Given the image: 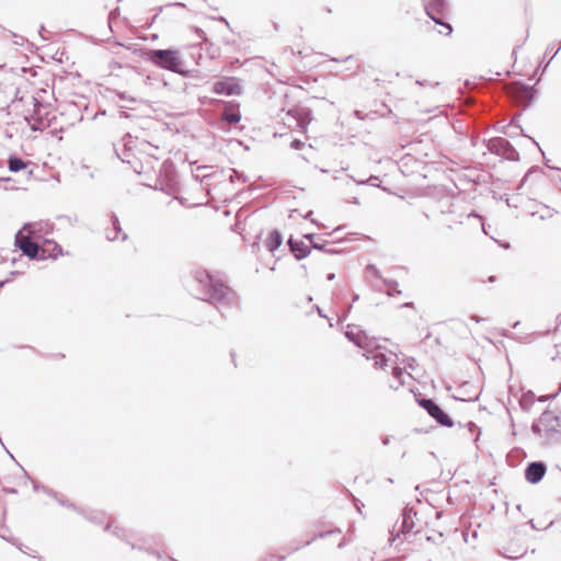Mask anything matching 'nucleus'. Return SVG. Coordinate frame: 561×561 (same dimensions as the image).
<instances>
[{"label":"nucleus","instance_id":"obj_1","mask_svg":"<svg viewBox=\"0 0 561 561\" xmlns=\"http://www.w3.org/2000/svg\"><path fill=\"white\" fill-rule=\"evenodd\" d=\"M193 279L197 285L199 291L198 298L208 301L216 307L220 312L228 308H237L239 299L234 290L219 279H216L207 271H195Z\"/></svg>","mask_w":561,"mask_h":561},{"label":"nucleus","instance_id":"obj_2","mask_svg":"<svg viewBox=\"0 0 561 561\" xmlns=\"http://www.w3.org/2000/svg\"><path fill=\"white\" fill-rule=\"evenodd\" d=\"M531 432L541 446L561 443V417L553 411L546 410L534 421Z\"/></svg>","mask_w":561,"mask_h":561},{"label":"nucleus","instance_id":"obj_3","mask_svg":"<svg viewBox=\"0 0 561 561\" xmlns=\"http://www.w3.org/2000/svg\"><path fill=\"white\" fill-rule=\"evenodd\" d=\"M142 58L158 68L179 75L187 73V70L183 68L184 61L180 50L175 48L149 49L142 55Z\"/></svg>","mask_w":561,"mask_h":561},{"label":"nucleus","instance_id":"obj_4","mask_svg":"<svg viewBox=\"0 0 561 561\" xmlns=\"http://www.w3.org/2000/svg\"><path fill=\"white\" fill-rule=\"evenodd\" d=\"M14 243L31 260L57 259L62 253L58 243L53 242L54 249L50 251L47 248H42L30 234H23V230L18 231Z\"/></svg>","mask_w":561,"mask_h":561},{"label":"nucleus","instance_id":"obj_5","mask_svg":"<svg viewBox=\"0 0 561 561\" xmlns=\"http://www.w3.org/2000/svg\"><path fill=\"white\" fill-rule=\"evenodd\" d=\"M426 14L437 25L443 28L440 34L449 36L453 33V26L446 21L449 12V5L446 0H422Z\"/></svg>","mask_w":561,"mask_h":561},{"label":"nucleus","instance_id":"obj_6","mask_svg":"<svg viewBox=\"0 0 561 561\" xmlns=\"http://www.w3.org/2000/svg\"><path fill=\"white\" fill-rule=\"evenodd\" d=\"M311 121V111L308 107L295 106L290 108L284 117V124L291 130V140H299L293 133L305 135Z\"/></svg>","mask_w":561,"mask_h":561},{"label":"nucleus","instance_id":"obj_7","mask_svg":"<svg viewBox=\"0 0 561 561\" xmlns=\"http://www.w3.org/2000/svg\"><path fill=\"white\" fill-rule=\"evenodd\" d=\"M416 511L413 507H404L401 514V524L398 526L397 524L393 526L389 541L393 545L397 540L402 542L403 539H407L410 535H415L420 531L416 525Z\"/></svg>","mask_w":561,"mask_h":561},{"label":"nucleus","instance_id":"obj_8","mask_svg":"<svg viewBox=\"0 0 561 561\" xmlns=\"http://www.w3.org/2000/svg\"><path fill=\"white\" fill-rule=\"evenodd\" d=\"M417 402L439 425L445 427L454 425L451 417L432 399H420Z\"/></svg>","mask_w":561,"mask_h":561},{"label":"nucleus","instance_id":"obj_9","mask_svg":"<svg viewBox=\"0 0 561 561\" xmlns=\"http://www.w3.org/2000/svg\"><path fill=\"white\" fill-rule=\"evenodd\" d=\"M113 146L117 158L137 170V162L141 163V157H138L136 153V145L130 142H113Z\"/></svg>","mask_w":561,"mask_h":561},{"label":"nucleus","instance_id":"obj_10","mask_svg":"<svg viewBox=\"0 0 561 561\" xmlns=\"http://www.w3.org/2000/svg\"><path fill=\"white\" fill-rule=\"evenodd\" d=\"M213 92L219 95H240L242 88L240 80L236 77H222L216 81L213 85Z\"/></svg>","mask_w":561,"mask_h":561},{"label":"nucleus","instance_id":"obj_11","mask_svg":"<svg viewBox=\"0 0 561 561\" xmlns=\"http://www.w3.org/2000/svg\"><path fill=\"white\" fill-rule=\"evenodd\" d=\"M547 467L541 461L530 462L525 470L526 480L530 483H538L545 476Z\"/></svg>","mask_w":561,"mask_h":561},{"label":"nucleus","instance_id":"obj_12","mask_svg":"<svg viewBox=\"0 0 561 561\" xmlns=\"http://www.w3.org/2000/svg\"><path fill=\"white\" fill-rule=\"evenodd\" d=\"M221 121L227 124H237L241 121L239 103L229 102L221 112Z\"/></svg>","mask_w":561,"mask_h":561},{"label":"nucleus","instance_id":"obj_13","mask_svg":"<svg viewBox=\"0 0 561 561\" xmlns=\"http://www.w3.org/2000/svg\"><path fill=\"white\" fill-rule=\"evenodd\" d=\"M288 245L297 260H302L307 257L310 253L309 247L305 244V242L301 240H295L293 238H289Z\"/></svg>","mask_w":561,"mask_h":561},{"label":"nucleus","instance_id":"obj_14","mask_svg":"<svg viewBox=\"0 0 561 561\" xmlns=\"http://www.w3.org/2000/svg\"><path fill=\"white\" fill-rule=\"evenodd\" d=\"M488 150H497L501 148L505 151L506 158L510 160H517L518 153L511 147V142H484Z\"/></svg>","mask_w":561,"mask_h":561},{"label":"nucleus","instance_id":"obj_15","mask_svg":"<svg viewBox=\"0 0 561 561\" xmlns=\"http://www.w3.org/2000/svg\"><path fill=\"white\" fill-rule=\"evenodd\" d=\"M290 147L296 151H302L301 158L307 162H312L316 160L314 157V148L311 144L306 142H290Z\"/></svg>","mask_w":561,"mask_h":561},{"label":"nucleus","instance_id":"obj_16","mask_svg":"<svg viewBox=\"0 0 561 561\" xmlns=\"http://www.w3.org/2000/svg\"><path fill=\"white\" fill-rule=\"evenodd\" d=\"M48 224L44 222H27L24 224L22 230L26 231L30 236L38 238L42 232L47 233Z\"/></svg>","mask_w":561,"mask_h":561},{"label":"nucleus","instance_id":"obj_17","mask_svg":"<svg viewBox=\"0 0 561 561\" xmlns=\"http://www.w3.org/2000/svg\"><path fill=\"white\" fill-rule=\"evenodd\" d=\"M117 96L119 98V100L124 101V103L119 105V107L122 108L119 111V117H128V114L126 113V111H124V108L133 110L134 107L130 104L137 103L138 100L133 96H128L126 92H117Z\"/></svg>","mask_w":561,"mask_h":561},{"label":"nucleus","instance_id":"obj_18","mask_svg":"<svg viewBox=\"0 0 561 561\" xmlns=\"http://www.w3.org/2000/svg\"><path fill=\"white\" fill-rule=\"evenodd\" d=\"M347 331L345 332V336L353 342L356 346L365 350L367 346V337L362 334V332L355 333L353 330H351V325L347 327Z\"/></svg>","mask_w":561,"mask_h":561},{"label":"nucleus","instance_id":"obj_19","mask_svg":"<svg viewBox=\"0 0 561 561\" xmlns=\"http://www.w3.org/2000/svg\"><path fill=\"white\" fill-rule=\"evenodd\" d=\"M282 242H283L282 234L277 230H273L268 234V237L265 241V245H266L267 250L273 253L280 247Z\"/></svg>","mask_w":561,"mask_h":561},{"label":"nucleus","instance_id":"obj_20","mask_svg":"<svg viewBox=\"0 0 561 561\" xmlns=\"http://www.w3.org/2000/svg\"><path fill=\"white\" fill-rule=\"evenodd\" d=\"M112 229L106 230V239L114 241L118 239V234L122 232L121 222L117 216H111Z\"/></svg>","mask_w":561,"mask_h":561},{"label":"nucleus","instance_id":"obj_21","mask_svg":"<svg viewBox=\"0 0 561 561\" xmlns=\"http://www.w3.org/2000/svg\"><path fill=\"white\" fill-rule=\"evenodd\" d=\"M136 145V153L141 157V162L147 161V150H157L158 147L153 146L152 142H133Z\"/></svg>","mask_w":561,"mask_h":561},{"label":"nucleus","instance_id":"obj_22","mask_svg":"<svg viewBox=\"0 0 561 561\" xmlns=\"http://www.w3.org/2000/svg\"><path fill=\"white\" fill-rule=\"evenodd\" d=\"M363 356H365L367 359H373L376 367L385 369L388 364V358L383 353H374L371 356L363 353Z\"/></svg>","mask_w":561,"mask_h":561},{"label":"nucleus","instance_id":"obj_23","mask_svg":"<svg viewBox=\"0 0 561 561\" xmlns=\"http://www.w3.org/2000/svg\"><path fill=\"white\" fill-rule=\"evenodd\" d=\"M25 167H26V163L22 159L15 157V156H11L8 159V168H9V171H11V172H19V171L23 170Z\"/></svg>","mask_w":561,"mask_h":561},{"label":"nucleus","instance_id":"obj_24","mask_svg":"<svg viewBox=\"0 0 561 561\" xmlns=\"http://www.w3.org/2000/svg\"><path fill=\"white\" fill-rule=\"evenodd\" d=\"M304 238L308 239L311 243V247L316 250H320L330 254L336 253L335 250L327 249L323 243H319V241H313L314 234L308 233L305 234Z\"/></svg>","mask_w":561,"mask_h":561},{"label":"nucleus","instance_id":"obj_25","mask_svg":"<svg viewBox=\"0 0 561 561\" xmlns=\"http://www.w3.org/2000/svg\"><path fill=\"white\" fill-rule=\"evenodd\" d=\"M405 374V370L399 367H394L392 375L393 378L397 380L396 383H390V387L394 390H397L400 386L404 385V380H402V376Z\"/></svg>","mask_w":561,"mask_h":561},{"label":"nucleus","instance_id":"obj_26","mask_svg":"<svg viewBox=\"0 0 561 561\" xmlns=\"http://www.w3.org/2000/svg\"><path fill=\"white\" fill-rule=\"evenodd\" d=\"M382 282L388 288V290H387L388 296L401 294V290L398 289V283L396 280L382 278Z\"/></svg>","mask_w":561,"mask_h":561},{"label":"nucleus","instance_id":"obj_27","mask_svg":"<svg viewBox=\"0 0 561 561\" xmlns=\"http://www.w3.org/2000/svg\"><path fill=\"white\" fill-rule=\"evenodd\" d=\"M209 169L208 165H198L195 171L193 172V176L196 179V180H201V182H203L205 179L209 178L210 174L208 173H205V171H207Z\"/></svg>","mask_w":561,"mask_h":561},{"label":"nucleus","instance_id":"obj_28","mask_svg":"<svg viewBox=\"0 0 561 561\" xmlns=\"http://www.w3.org/2000/svg\"><path fill=\"white\" fill-rule=\"evenodd\" d=\"M85 517L95 524H103L105 522V514L103 512H91Z\"/></svg>","mask_w":561,"mask_h":561},{"label":"nucleus","instance_id":"obj_29","mask_svg":"<svg viewBox=\"0 0 561 561\" xmlns=\"http://www.w3.org/2000/svg\"><path fill=\"white\" fill-rule=\"evenodd\" d=\"M190 49L193 51L191 54L192 58L197 62V58H202V47L201 45H192Z\"/></svg>","mask_w":561,"mask_h":561},{"label":"nucleus","instance_id":"obj_30","mask_svg":"<svg viewBox=\"0 0 561 561\" xmlns=\"http://www.w3.org/2000/svg\"><path fill=\"white\" fill-rule=\"evenodd\" d=\"M60 505L62 506H67V507H70V508H73L76 511H78L80 514H83L84 512L82 510H79L72 503H69L68 501L64 500L62 497H60L58 494H57V497H54Z\"/></svg>","mask_w":561,"mask_h":561},{"label":"nucleus","instance_id":"obj_31","mask_svg":"<svg viewBox=\"0 0 561 561\" xmlns=\"http://www.w3.org/2000/svg\"><path fill=\"white\" fill-rule=\"evenodd\" d=\"M524 90L526 91V93L528 94V101H527V104L529 105L533 100H534V96H535V89L533 87H529V85H523Z\"/></svg>","mask_w":561,"mask_h":561},{"label":"nucleus","instance_id":"obj_32","mask_svg":"<svg viewBox=\"0 0 561 561\" xmlns=\"http://www.w3.org/2000/svg\"><path fill=\"white\" fill-rule=\"evenodd\" d=\"M366 270H367L368 272H370L375 277H377V278H381V279H382V277H381V273H380V271L377 268V266H376V265H374V264H369V265H367Z\"/></svg>","mask_w":561,"mask_h":561},{"label":"nucleus","instance_id":"obj_33","mask_svg":"<svg viewBox=\"0 0 561 561\" xmlns=\"http://www.w3.org/2000/svg\"><path fill=\"white\" fill-rule=\"evenodd\" d=\"M170 8H186V5L183 2H172V3H168L163 7H160V12L163 11L164 9H170Z\"/></svg>","mask_w":561,"mask_h":561},{"label":"nucleus","instance_id":"obj_34","mask_svg":"<svg viewBox=\"0 0 561 561\" xmlns=\"http://www.w3.org/2000/svg\"><path fill=\"white\" fill-rule=\"evenodd\" d=\"M192 30H193V31H194V33L198 36V38H201V39H203V41L207 42L206 33H205L202 28H199V27H197V26H192Z\"/></svg>","mask_w":561,"mask_h":561},{"label":"nucleus","instance_id":"obj_35","mask_svg":"<svg viewBox=\"0 0 561 561\" xmlns=\"http://www.w3.org/2000/svg\"><path fill=\"white\" fill-rule=\"evenodd\" d=\"M113 534H114L115 536L119 537V538L125 539V530H123L122 528H119V527H117V526H115V527L113 528Z\"/></svg>","mask_w":561,"mask_h":561},{"label":"nucleus","instance_id":"obj_36","mask_svg":"<svg viewBox=\"0 0 561 561\" xmlns=\"http://www.w3.org/2000/svg\"><path fill=\"white\" fill-rule=\"evenodd\" d=\"M330 61H333V62H346V64H348V62L353 61V56L350 55V56L345 57L344 59L331 58Z\"/></svg>","mask_w":561,"mask_h":561},{"label":"nucleus","instance_id":"obj_37","mask_svg":"<svg viewBox=\"0 0 561 561\" xmlns=\"http://www.w3.org/2000/svg\"><path fill=\"white\" fill-rule=\"evenodd\" d=\"M42 492L46 493L47 495L49 496H53V497H57V493L55 491H53L51 489H48L47 486L45 485H42V489H41Z\"/></svg>","mask_w":561,"mask_h":561},{"label":"nucleus","instance_id":"obj_38","mask_svg":"<svg viewBox=\"0 0 561 561\" xmlns=\"http://www.w3.org/2000/svg\"><path fill=\"white\" fill-rule=\"evenodd\" d=\"M42 492L46 493L47 495L49 496H53V497H57V493L55 491H53L51 489H48L47 486L45 485H42V489H41Z\"/></svg>","mask_w":561,"mask_h":561},{"label":"nucleus","instance_id":"obj_39","mask_svg":"<svg viewBox=\"0 0 561 561\" xmlns=\"http://www.w3.org/2000/svg\"><path fill=\"white\" fill-rule=\"evenodd\" d=\"M32 100L34 102V107H35L34 114L37 113L39 115V107L42 106V104L39 103L38 99L35 96H32Z\"/></svg>","mask_w":561,"mask_h":561},{"label":"nucleus","instance_id":"obj_40","mask_svg":"<svg viewBox=\"0 0 561 561\" xmlns=\"http://www.w3.org/2000/svg\"><path fill=\"white\" fill-rule=\"evenodd\" d=\"M335 530H333L334 533ZM329 534H332V531H325V533H319L314 538H312L311 540H308L306 542V546L310 545L312 540H314L316 538H324L327 535Z\"/></svg>","mask_w":561,"mask_h":561},{"label":"nucleus","instance_id":"obj_41","mask_svg":"<svg viewBox=\"0 0 561 561\" xmlns=\"http://www.w3.org/2000/svg\"><path fill=\"white\" fill-rule=\"evenodd\" d=\"M119 14V9L118 8H115L113 9L110 14H108V20L110 22L115 19L117 15Z\"/></svg>","mask_w":561,"mask_h":561},{"label":"nucleus","instance_id":"obj_42","mask_svg":"<svg viewBox=\"0 0 561 561\" xmlns=\"http://www.w3.org/2000/svg\"><path fill=\"white\" fill-rule=\"evenodd\" d=\"M53 242H54V241L46 239V240L44 241V244H45V247H44V248H47V249H49L50 251H53V249H54V244H53Z\"/></svg>","mask_w":561,"mask_h":561},{"label":"nucleus","instance_id":"obj_43","mask_svg":"<svg viewBox=\"0 0 561 561\" xmlns=\"http://www.w3.org/2000/svg\"><path fill=\"white\" fill-rule=\"evenodd\" d=\"M217 21H220V22H224L228 27H229V22L227 21L226 18L224 16H218V18H215Z\"/></svg>","mask_w":561,"mask_h":561},{"label":"nucleus","instance_id":"obj_44","mask_svg":"<svg viewBox=\"0 0 561 561\" xmlns=\"http://www.w3.org/2000/svg\"><path fill=\"white\" fill-rule=\"evenodd\" d=\"M154 151H156V150H147V159H148V158H150V157H152V158H154V159H158V158L156 157V154H154Z\"/></svg>","mask_w":561,"mask_h":561},{"label":"nucleus","instance_id":"obj_45","mask_svg":"<svg viewBox=\"0 0 561 561\" xmlns=\"http://www.w3.org/2000/svg\"><path fill=\"white\" fill-rule=\"evenodd\" d=\"M470 319H471V320H473V321H474V322H477V323H479V322H481V321L483 320L482 318H480V317H478V316H471V318H470Z\"/></svg>","mask_w":561,"mask_h":561},{"label":"nucleus","instance_id":"obj_46","mask_svg":"<svg viewBox=\"0 0 561 561\" xmlns=\"http://www.w3.org/2000/svg\"><path fill=\"white\" fill-rule=\"evenodd\" d=\"M33 486H34L35 491H41V489H42V485L37 482H33Z\"/></svg>","mask_w":561,"mask_h":561},{"label":"nucleus","instance_id":"obj_47","mask_svg":"<svg viewBox=\"0 0 561 561\" xmlns=\"http://www.w3.org/2000/svg\"><path fill=\"white\" fill-rule=\"evenodd\" d=\"M130 137H131L130 134L127 133L126 135L123 136V138L121 140L125 141V140H128Z\"/></svg>","mask_w":561,"mask_h":561},{"label":"nucleus","instance_id":"obj_48","mask_svg":"<svg viewBox=\"0 0 561 561\" xmlns=\"http://www.w3.org/2000/svg\"><path fill=\"white\" fill-rule=\"evenodd\" d=\"M334 277H335V274H334V273H331V274H329V275H328V277H327V278H328V280H333V279H334Z\"/></svg>","mask_w":561,"mask_h":561},{"label":"nucleus","instance_id":"obj_49","mask_svg":"<svg viewBox=\"0 0 561 561\" xmlns=\"http://www.w3.org/2000/svg\"><path fill=\"white\" fill-rule=\"evenodd\" d=\"M490 140H496V141H500V140H505L504 138L502 137H492Z\"/></svg>","mask_w":561,"mask_h":561},{"label":"nucleus","instance_id":"obj_50","mask_svg":"<svg viewBox=\"0 0 561 561\" xmlns=\"http://www.w3.org/2000/svg\"><path fill=\"white\" fill-rule=\"evenodd\" d=\"M534 145L542 152V154H545V152L542 151V149L539 147V142L538 141H535Z\"/></svg>","mask_w":561,"mask_h":561},{"label":"nucleus","instance_id":"obj_51","mask_svg":"<svg viewBox=\"0 0 561 561\" xmlns=\"http://www.w3.org/2000/svg\"><path fill=\"white\" fill-rule=\"evenodd\" d=\"M389 442H390V440H389V437H386V438L382 440V444H383V445H388V444H389Z\"/></svg>","mask_w":561,"mask_h":561},{"label":"nucleus","instance_id":"obj_52","mask_svg":"<svg viewBox=\"0 0 561 561\" xmlns=\"http://www.w3.org/2000/svg\"><path fill=\"white\" fill-rule=\"evenodd\" d=\"M32 129H33V130H37V129H41V127H39L38 125L34 124V125L32 126Z\"/></svg>","mask_w":561,"mask_h":561},{"label":"nucleus","instance_id":"obj_53","mask_svg":"<svg viewBox=\"0 0 561 561\" xmlns=\"http://www.w3.org/2000/svg\"><path fill=\"white\" fill-rule=\"evenodd\" d=\"M413 304L412 302H405L402 305V307H411Z\"/></svg>","mask_w":561,"mask_h":561},{"label":"nucleus","instance_id":"obj_54","mask_svg":"<svg viewBox=\"0 0 561 561\" xmlns=\"http://www.w3.org/2000/svg\"><path fill=\"white\" fill-rule=\"evenodd\" d=\"M159 18V14H154L153 18H152V22H154L157 19Z\"/></svg>","mask_w":561,"mask_h":561},{"label":"nucleus","instance_id":"obj_55","mask_svg":"<svg viewBox=\"0 0 561 561\" xmlns=\"http://www.w3.org/2000/svg\"><path fill=\"white\" fill-rule=\"evenodd\" d=\"M127 239V234L126 233H123L122 234V240L125 241Z\"/></svg>","mask_w":561,"mask_h":561},{"label":"nucleus","instance_id":"obj_56","mask_svg":"<svg viewBox=\"0 0 561 561\" xmlns=\"http://www.w3.org/2000/svg\"><path fill=\"white\" fill-rule=\"evenodd\" d=\"M44 26L42 25L41 28H39V35L42 36V32L44 31Z\"/></svg>","mask_w":561,"mask_h":561},{"label":"nucleus","instance_id":"obj_57","mask_svg":"<svg viewBox=\"0 0 561 561\" xmlns=\"http://www.w3.org/2000/svg\"><path fill=\"white\" fill-rule=\"evenodd\" d=\"M318 313H319L321 317H323V314H322V312H321V309H320V308H318Z\"/></svg>","mask_w":561,"mask_h":561},{"label":"nucleus","instance_id":"obj_58","mask_svg":"<svg viewBox=\"0 0 561 561\" xmlns=\"http://www.w3.org/2000/svg\"><path fill=\"white\" fill-rule=\"evenodd\" d=\"M489 280H490V282H494V276H491V277L489 278Z\"/></svg>","mask_w":561,"mask_h":561},{"label":"nucleus","instance_id":"obj_59","mask_svg":"<svg viewBox=\"0 0 561 561\" xmlns=\"http://www.w3.org/2000/svg\"><path fill=\"white\" fill-rule=\"evenodd\" d=\"M310 215H312V211H309L306 218H309Z\"/></svg>","mask_w":561,"mask_h":561},{"label":"nucleus","instance_id":"obj_60","mask_svg":"<svg viewBox=\"0 0 561 561\" xmlns=\"http://www.w3.org/2000/svg\"><path fill=\"white\" fill-rule=\"evenodd\" d=\"M472 216L478 217V215H476V214H473V213H472V214H469V217H472Z\"/></svg>","mask_w":561,"mask_h":561},{"label":"nucleus","instance_id":"obj_61","mask_svg":"<svg viewBox=\"0 0 561 561\" xmlns=\"http://www.w3.org/2000/svg\"><path fill=\"white\" fill-rule=\"evenodd\" d=\"M7 282H8V280L1 282V283H0V287H2V286H3V284H4V283H7Z\"/></svg>","mask_w":561,"mask_h":561},{"label":"nucleus","instance_id":"obj_62","mask_svg":"<svg viewBox=\"0 0 561 561\" xmlns=\"http://www.w3.org/2000/svg\"><path fill=\"white\" fill-rule=\"evenodd\" d=\"M516 128L519 129V131H523V128H520V126H517Z\"/></svg>","mask_w":561,"mask_h":561},{"label":"nucleus","instance_id":"obj_63","mask_svg":"<svg viewBox=\"0 0 561 561\" xmlns=\"http://www.w3.org/2000/svg\"><path fill=\"white\" fill-rule=\"evenodd\" d=\"M516 128L519 129V131H523V128H520V126H517Z\"/></svg>","mask_w":561,"mask_h":561}]
</instances>
